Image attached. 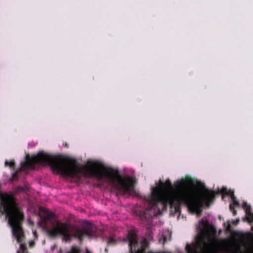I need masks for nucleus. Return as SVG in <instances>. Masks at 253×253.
Here are the masks:
<instances>
[{
	"mask_svg": "<svg viewBox=\"0 0 253 253\" xmlns=\"http://www.w3.org/2000/svg\"><path fill=\"white\" fill-rule=\"evenodd\" d=\"M36 164L48 165L58 173L80 179L82 177L96 178L98 181L107 179L112 183L117 196L131 194L134 191L135 180L130 176H122L118 170L107 168L98 161H88L86 165L81 166L76 160L62 155L52 156L43 151L31 157L26 155L25 162L21 163L23 169H34Z\"/></svg>",
	"mask_w": 253,
	"mask_h": 253,
	"instance_id": "nucleus-1",
	"label": "nucleus"
},
{
	"mask_svg": "<svg viewBox=\"0 0 253 253\" xmlns=\"http://www.w3.org/2000/svg\"><path fill=\"white\" fill-rule=\"evenodd\" d=\"M192 182L191 177H186L177 181L174 188L169 179L165 183L160 180L158 186L152 187L151 195L145 197L147 205L140 216L147 219L157 216L166 210L169 205L175 212H180L181 204L186 206L191 212L200 215L202 208L210 206L215 199L216 193L204 188L198 193L188 187Z\"/></svg>",
	"mask_w": 253,
	"mask_h": 253,
	"instance_id": "nucleus-2",
	"label": "nucleus"
},
{
	"mask_svg": "<svg viewBox=\"0 0 253 253\" xmlns=\"http://www.w3.org/2000/svg\"><path fill=\"white\" fill-rule=\"evenodd\" d=\"M96 231V227L89 222L79 228L67 223L58 221L53 228L47 230V233L52 238L62 236L66 242L70 241L72 238H77L82 241L85 236L88 238L95 236Z\"/></svg>",
	"mask_w": 253,
	"mask_h": 253,
	"instance_id": "nucleus-3",
	"label": "nucleus"
},
{
	"mask_svg": "<svg viewBox=\"0 0 253 253\" xmlns=\"http://www.w3.org/2000/svg\"><path fill=\"white\" fill-rule=\"evenodd\" d=\"M242 208L245 211L248 221L249 222L253 221V213H252L251 206L249 205L246 202H244Z\"/></svg>",
	"mask_w": 253,
	"mask_h": 253,
	"instance_id": "nucleus-4",
	"label": "nucleus"
},
{
	"mask_svg": "<svg viewBox=\"0 0 253 253\" xmlns=\"http://www.w3.org/2000/svg\"><path fill=\"white\" fill-rule=\"evenodd\" d=\"M39 210L44 215V219L46 221L50 220L55 217V214L53 212L49 211L47 209L43 207H40Z\"/></svg>",
	"mask_w": 253,
	"mask_h": 253,
	"instance_id": "nucleus-5",
	"label": "nucleus"
},
{
	"mask_svg": "<svg viewBox=\"0 0 253 253\" xmlns=\"http://www.w3.org/2000/svg\"><path fill=\"white\" fill-rule=\"evenodd\" d=\"M232 203L230 204L229 209L230 211L232 212L233 215L235 216L237 214V211L235 210V207H239L240 204L236 197L235 199H232Z\"/></svg>",
	"mask_w": 253,
	"mask_h": 253,
	"instance_id": "nucleus-6",
	"label": "nucleus"
},
{
	"mask_svg": "<svg viewBox=\"0 0 253 253\" xmlns=\"http://www.w3.org/2000/svg\"><path fill=\"white\" fill-rule=\"evenodd\" d=\"M221 192L223 195H226L231 197V199H235L234 192L231 190L227 191L226 188H222Z\"/></svg>",
	"mask_w": 253,
	"mask_h": 253,
	"instance_id": "nucleus-7",
	"label": "nucleus"
},
{
	"mask_svg": "<svg viewBox=\"0 0 253 253\" xmlns=\"http://www.w3.org/2000/svg\"><path fill=\"white\" fill-rule=\"evenodd\" d=\"M4 164L5 167H9L11 169H15V162L13 160L10 162L6 161Z\"/></svg>",
	"mask_w": 253,
	"mask_h": 253,
	"instance_id": "nucleus-8",
	"label": "nucleus"
},
{
	"mask_svg": "<svg viewBox=\"0 0 253 253\" xmlns=\"http://www.w3.org/2000/svg\"><path fill=\"white\" fill-rule=\"evenodd\" d=\"M68 253H81V249L77 246H73Z\"/></svg>",
	"mask_w": 253,
	"mask_h": 253,
	"instance_id": "nucleus-9",
	"label": "nucleus"
},
{
	"mask_svg": "<svg viewBox=\"0 0 253 253\" xmlns=\"http://www.w3.org/2000/svg\"><path fill=\"white\" fill-rule=\"evenodd\" d=\"M20 249L23 252V253H25L27 251V247L26 246L23 244H20ZM17 253H20V251H17Z\"/></svg>",
	"mask_w": 253,
	"mask_h": 253,
	"instance_id": "nucleus-10",
	"label": "nucleus"
},
{
	"mask_svg": "<svg viewBox=\"0 0 253 253\" xmlns=\"http://www.w3.org/2000/svg\"><path fill=\"white\" fill-rule=\"evenodd\" d=\"M107 242L109 244H116L115 240L113 238L111 237H109L108 238Z\"/></svg>",
	"mask_w": 253,
	"mask_h": 253,
	"instance_id": "nucleus-11",
	"label": "nucleus"
},
{
	"mask_svg": "<svg viewBox=\"0 0 253 253\" xmlns=\"http://www.w3.org/2000/svg\"><path fill=\"white\" fill-rule=\"evenodd\" d=\"M24 188L21 186H18L15 190V194H17V193L20 191H24Z\"/></svg>",
	"mask_w": 253,
	"mask_h": 253,
	"instance_id": "nucleus-12",
	"label": "nucleus"
},
{
	"mask_svg": "<svg viewBox=\"0 0 253 253\" xmlns=\"http://www.w3.org/2000/svg\"><path fill=\"white\" fill-rule=\"evenodd\" d=\"M226 232L227 233H232L233 232L231 228V225L230 224H228L227 227L226 228Z\"/></svg>",
	"mask_w": 253,
	"mask_h": 253,
	"instance_id": "nucleus-13",
	"label": "nucleus"
},
{
	"mask_svg": "<svg viewBox=\"0 0 253 253\" xmlns=\"http://www.w3.org/2000/svg\"><path fill=\"white\" fill-rule=\"evenodd\" d=\"M18 178V173L17 172H16L14 173L12 176V180H15Z\"/></svg>",
	"mask_w": 253,
	"mask_h": 253,
	"instance_id": "nucleus-14",
	"label": "nucleus"
},
{
	"mask_svg": "<svg viewBox=\"0 0 253 253\" xmlns=\"http://www.w3.org/2000/svg\"><path fill=\"white\" fill-rule=\"evenodd\" d=\"M148 239L150 241L153 240V233H152V232H149V236H148Z\"/></svg>",
	"mask_w": 253,
	"mask_h": 253,
	"instance_id": "nucleus-15",
	"label": "nucleus"
},
{
	"mask_svg": "<svg viewBox=\"0 0 253 253\" xmlns=\"http://www.w3.org/2000/svg\"><path fill=\"white\" fill-rule=\"evenodd\" d=\"M85 253H92V252L91 251H90L89 250L87 249L86 250Z\"/></svg>",
	"mask_w": 253,
	"mask_h": 253,
	"instance_id": "nucleus-16",
	"label": "nucleus"
},
{
	"mask_svg": "<svg viewBox=\"0 0 253 253\" xmlns=\"http://www.w3.org/2000/svg\"><path fill=\"white\" fill-rule=\"evenodd\" d=\"M34 235H35V236L36 237H37V233H36V231H34Z\"/></svg>",
	"mask_w": 253,
	"mask_h": 253,
	"instance_id": "nucleus-17",
	"label": "nucleus"
},
{
	"mask_svg": "<svg viewBox=\"0 0 253 253\" xmlns=\"http://www.w3.org/2000/svg\"><path fill=\"white\" fill-rule=\"evenodd\" d=\"M203 253H216L215 252H202Z\"/></svg>",
	"mask_w": 253,
	"mask_h": 253,
	"instance_id": "nucleus-18",
	"label": "nucleus"
},
{
	"mask_svg": "<svg viewBox=\"0 0 253 253\" xmlns=\"http://www.w3.org/2000/svg\"><path fill=\"white\" fill-rule=\"evenodd\" d=\"M65 146L66 147H67V148L69 147V145H68V144L67 143H65Z\"/></svg>",
	"mask_w": 253,
	"mask_h": 253,
	"instance_id": "nucleus-19",
	"label": "nucleus"
},
{
	"mask_svg": "<svg viewBox=\"0 0 253 253\" xmlns=\"http://www.w3.org/2000/svg\"><path fill=\"white\" fill-rule=\"evenodd\" d=\"M2 214H0V216H1Z\"/></svg>",
	"mask_w": 253,
	"mask_h": 253,
	"instance_id": "nucleus-20",
	"label": "nucleus"
},
{
	"mask_svg": "<svg viewBox=\"0 0 253 253\" xmlns=\"http://www.w3.org/2000/svg\"><path fill=\"white\" fill-rule=\"evenodd\" d=\"M26 253H28L27 252Z\"/></svg>",
	"mask_w": 253,
	"mask_h": 253,
	"instance_id": "nucleus-21",
	"label": "nucleus"
}]
</instances>
